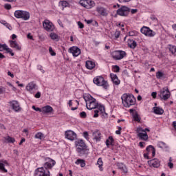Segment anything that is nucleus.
I'll use <instances>...</instances> for the list:
<instances>
[{
	"label": "nucleus",
	"instance_id": "f257e3e1",
	"mask_svg": "<svg viewBox=\"0 0 176 176\" xmlns=\"http://www.w3.org/2000/svg\"><path fill=\"white\" fill-rule=\"evenodd\" d=\"M83 98L86 102L87 109H95L94 118H98V115H102V116H104V114L107 115L105 113V107L101 104H98L97 100L93 98V96L87 95Z\"/></svg>",
	"mask_w": 176,
	"mask_h": 176
},
{
	"label": "nucleus",
	"instance_id": "f03ea898",
	"mask_svg": "<svg viewBox=\"0 0 176 176\" xmlns=\"http://www.w3.org/2000/svg\"><path fill=\"white\" fill-rule=\"evenodd\" d=\"M45 161L47 162L44 164L43 167L38 168L35 170L34 176H50L49 170H52L56 165V161L50 157H46Z\"/></svg>",
	"mask_w": 176,
	"mask_h": 176
},
{
	"label": "nucleus",
	"instance_id": "7ed1b4c3",
	"mask_svg": "<svg viewBox=\"0 0 176 176\" xmlns=\"http://www.w3.org/2000/svg\"><path fill=\"white\" fill-rule=\"evenodd\" d=\"M75 145L78 156H85V157H87V155H89V149L87 148L86 143H85L82 140H78L76 141Z\"/></svg>",
	"mask_w": 176,
	"mask_h": 176
},
{
	"label": "nucleus",
	"instance_id": "20e7f679",
	"mask_svg": "<svg viewBox=\"0 0 176 176\" xmlns=\"http://www.w3.org/2000/svg\"><path fill=\"white\" fill-rule=\"evenodd\" d=\"M122 102L125 108H130L131 105H135V98L129 94H124L121 97Z\"/></svg>",
	"mask_w": 176,
	"mask_h": 176
},
{
	"label": "nucleus",
	"instance_id": "39448f33",
	"mask_svg": "<svg viewBox=\"0 0 176 176\" xmlns=\"http://www.w3.org/2000/svg\"><path fill=\"white\" fill-rule=\"evenodd\" d=\"M93 82L96 86H102L104 89H108V82L105 81L102 76L95 77Z\"/></svg>",
	"mask_w": 176,
	"mask_h": 176
},
{
	"label": "nucleus",
	"instance_id": "423d86ee",
	"mask_svg": "<svg viewBox=\"0 0 176 176\" xmlns=\"http://www.w3.org/2000/svg\"><path fill=\"white\" fill-rule=\"evenodd\" d=\"M170 96L171 94L170 93V90H168V87H167L161 89L159 94V97H160L162 101H167Z\"/></svg>",
	"mask_w": 176,
	"mask_h": 176
},
{
	"label": "nucleus",
	"instance_id": "0eeeda50",
	"mask_svg": "<svg viewBox=\"0 0 176 176\" xmlns=\"http://www.w3.org/2000/svg\"><path fill=\"white\" fill-rule=\"evenodd\" d=\"M129 13L130 8L126 6H122L118 10H117V14L123 17H127Z\"/></svg>",
	"mask_w": 176,
	"mask_h": 176
},
{
	"label": "nucleus",
	"instance_id": "6e6552de",
	"mask_svg": "<svg viewBox=\"0 0 176 176\" xmlns=\"http://www.w3.org/2000/svg\"><path fill=\"white\" fill-rule=\"evenodd\" d=\"M140 32L146 36H149L150 38H152L156 35V32H155L153 30H151V28L146 26H143L141 28Z\"/></svg>",
	"mask_w": 176,
	"mask_h": 176
},
{
	"label": "nucleus",
	"instance_id": "1a4fd4ad",
	"mask_svg": "<svg viewBox=\"0 0 176 176\" xmlns=\"http://www.w3.org/2000/svg\"><path fill=\"white\" fill-rule=\"evenodd\" d=\"M111 54L114 60H122L126 57V52L124 51H114Z\"/></svg>",
	"mask_w": 176,
	"mask_h": 176
},
{
	"label": "nucleus",
	"instance_id": "9d476101",
	"mask_svg": "<svg viewBox=\"0 0 176 176\" xmlns=\"http://www.w3.org/2000/svg\"><path fill=\"white\" fill-rule=\"evenodd\" d=\"M43 28L48 32H52L54 31V25H53V23L50 22V21L47 19H45L43 22Z\"/></svg>",
	"mask_w": 176,
	"mask_h": 176
},
{
	"label": "nucleus",
	"instance_id": "9b49d317",
	"mask_svg": "<svg viewBox=\"0 0 176 176\" xmlns=\"http://www.w3.org/2000/svg\"><path fill=\"white\" fill-rule=\"evenodd\" d=\"M80 3L86 9H91V8L96 6V3L91 0H81Z\"/></svg>",
	"mask_w": 176,
	"mask_h": 176
},
{
	"label": "nucleus",
	"instance_id": "f8f14e48",
	"mask_svg": "<svg viewBox=\"0 0 176 176\" xmlns=\"http://www.w3.org/2000/svg\"><path fill=\"white\" fill-rule=\"evenodd\" d=\"M8 104H10V107L15 112H20L21 111V107H20V104L17 100L10 101Z\"/></svg>",
	"mask_w": 176,
	"mask_h": 176
},
{
	"label": "nucleus",
	"instance_id": "ddd939ff",
	"mask_svg": "<svg viewBox=\"0 0 176 176\" xmlns=\"http://www.w3.org/2000/svg\"><path fill=\"white\" fill-rule=\"evenodd\" d=\"M137 133V136L140 140H142V141H148L149 137L148 136V133L146 132H142V131H138V128L136 129L135 130Z\"/></svg>",
	"mask_w": 176,
	"mask_h": 176
},
{
	"label": "nucleus",
	"instance_id": "4468645a",
	"mask_svg": "<svg viewBox=\"0 0 176 176\" xmlns=\"http://www.w3.org/2000/svg\"><path fill=\"white\" fill-rule=\"evenodd\" d=\"M148 164L151 167H154V168H159V167H160V161L158 159L155 158L148 161Z\"/></svg>",
	"mask_w": 176,
	"mask_h": 176
},
{
	"label": "nucleus",
	"instance_id": "2eb2a0df",
	"mask_svg": "<svg viewBox=\"0 0 176 176\" xmlns=\"http://www.w3.org/2000/svg\"><path fill=\"white\" fill-rule=\"evenodd\" d=\"M65 137L66 138H67V140H69L70 141H74L76 140V133L69 130L65 132Z\"/></svg>",
	"mask_w": 176,
	"mask_h": 176
},
{
	"label": "nucleus",
	"instance_id": "dca6fc26",
	"mask_svg": "<svg viewBox=\"0 0 176 176\" xmlns=\"http://www.w3.org/2000/svg\"><path fill=\"white\" fill-rule=\"evenodd\" d=\"M69 52L70 53H72L73 54V56L74 57H78V56H79V54H80L81 52H80V49H79V47H72L69 48Z\"/></svg>",
	"mask_w": 176,
	"mask_h": 176
},
{
	"label": "nucleus",
	"instance_id": "f3484780",
	"mask_svg": "<svg viewBox=\"0 0 176 176\" xmlns=\"http://www.w3.org/2000/svg\"><path fill=\"white\" fill-rule=\"evenodd\" d=\"M3 50H6L7 53H9L12 56H14L13 50H12L10 48H8L6 44L0 43V52H3Z\"/></svg>",
	"mask_w": 176,
	"mask_h": 176
},
{
	"label": "nucleus",
	"instance_id": "a211bd4d",
	"mask_svg": "<svg viewBox=\"0 0 176 176\" xmlns=\"http://www.w3.org/2000/svg\"><path fill=\"white\" fill-rule=\"evenodd\" d=\"M6 166H9V163L6 160H0V171L2 173H8V170L5 168Z\"/></svg>",
	"mask_w": 176,
	"mask_h": 176
},
{
	"label": "nucleus",
	"instance_id": "6ab92c4d",
	"mask_svg": "<svg viewBox=\"0 0 176 176\" xmlns=\"http://www.w3.org/2000/svg\"><path fill=\"white\" fill-rule=\"evenodd\" d=\"M93 140H94L96 142L98 141H101V133L100 131H95L92 133Z\"/></svg>",
	"mask_w": 176,
	"mask_h": 176
},
{
	"label": "nucleus",
	"instance_id": "aec40b11",
	"mask_svg": "<svg viewBox=\"0 0 176 176\" xmlns=\"http://www.w3.org/2000/svg\"><path fill=\"white\" fill-rule=\"evenodd\" d=\"M110 77L111 79L113 82V83H114V85H116V86H118L119 85H120V80H119V78H118V76L115 74H110Z\"/></svg>",
	"mask_w": 176,
	"mask_h": 176
},
{
	"label": "nucleus",
	"instance_id": "412c9836",
	"mask_svg": "<svg viewBox=\"0 0 176 176\" xmlns=\"http://www.w3.org/2000/svg\"><path fill=\"white\" fill-rule=\"evenodd\" d=\"M10 45L11 47H12L13 49H15L16 50H21V46H19V44L17 43V41H16L10 40Z\"/></svg>",
	"mask_w": 176,
	"mask_h": 176
},
{
	"label": "nucleus",
	"instance_id": "4be33fe9",
	"mask_svg": "<svg viewBox=\"0 0 176 176\" xmlns=\"http://www.w3.org/2000/svg\"><path fill=\"white\" fill-rule=\"evenodd\" d=\"M96 11L99 13V14H101V16H108V12H107V10L104 8V7H98L96 8Z\"/></svg>",
	"mask_w": 176,
	"mask_h": 176
},
{
	"label": "nucleus",
	"instance_id": "5701e85b",
	"mask_svg": "<svg viewBox=\"0 0 176 176\" xmlns=\"http://www.w3.org/2000/svg\"><path fill=\"white\" fill-rule=\"evenodd\" d=\"M41 112L43 113H50L53 112V107L50 105H47L41 109Z\"/></svg>",
	"mask_w": 176,
	"mask_h": 176
},
{
	"label": "nucleus",
	"instance_id": "b1692460",
	"mask_svg": "<svg viewBox=\"0 0 176 176\" xmlns=\"http://www.w3.org/2000/svg\"><path fill=\"white\" fill-rule=\"evenodd\" d=\"M36 89V84H35L34 82H31L26 86V90L28 91H32V90H35Z\"/></svg>",
	"mask_w": 176,
	"mask_h": 176
},
{
	"label": "nucleus",
	"instance_id": "393cba45",
	"mask_svg": "<svg viewBox=\"0 0 176 176\" xmlns=\"http://www.w3.org/2000/svg\"><path fill=\"white\" fill-rule=\"evenodd\" d=\"M85 67L87 69H93L96 67V63L91 60H87L85 63Z\"/></svg>",
	"mask_w": 176,
	"mask_h": 176
},
{
	"label": "nucleus",
	"instance_id": "a878e982",
	"mask_svg": "<svg viewBox=\"0 0 176 176\" xmlns=\"http://www.w3.org/2000/svg\"><path fill=\"white\" fill-rule=\"evenodd\" d=\"M153 111L155 115H163L164 113V110L160 107H153Z\"/></svg>",
	"mask_w": 176,
	"mask_h": 176
},
{
	"label": "nucleus",
	"instance_id": "bb28decb",
	"mask_svg": "<svg viewBox=\"0 0 176 176\" xmlns=\"http://www.w3.org/2000/svg\"><path fill=\"white\" fill-rule=\"evenodd\" d=\"M114 142H115V140H113V138L112 136H109L108 139L106 140V145L108 147H109V145H111V146H113V145H115Z\"/></svg>",
	"mask_w": 176,
	"mask_h": 176
},
{
	"label": "nucleus",
	"instance_id": "cd10ccee",
	"mask_svg": "<svg viewBox=\"0 0 176 176\" xmlns=\"http://www.w3.org/2000/svg\"><path fill=\"white\" fill-rule=\"evenodd\" d=\"M117 166L119 170H121L123 173H127V168L126 167V165L123 164V163H117Z\"/></svg>",
	"mask_w": 176,
	"mask_h": 176
},
{
	"label": "nucleus",
	"instance_id": "c85d7f7f",
	"mask_svg": "<svg viewBox=\"0 0 176 176\" xmlns=\"http://www.w3.org/2000/svg\"><path fill=\"white\" fill-rule=\"evenodd\" d=\"M128 46H129L131 49H135V47H137V42H135V41L129 39Z\"/></svg>",
	"mask_w": 176,
	"mask_h": 176
},
{
	"label": "nucleus",
	"instance_id": "c756f323",
	"mask_svg": "<svg viewBox=\"0 0 176 176\" xmlns=\"http://www.w3.org/2000/svg\"><path fill=\"white\" fill-rule=\"evenodd\" d=\"M22 12L23 14L21 19H23V20H30V12L24 10H23Z\"/></svg>",
	"mask_w": 176,
	"mask_h": 176
},
{
	"label": "nucleus",
	"instance_id": "7c9ffc66",
	"mask_svg": "<svg viewBox=\"0 0 176 176\" xmlns=\"http://www.w3.org/2000/svg\"><path fill=\"white\" fill-rule=\"evenodd\" d=\"M157 79H166V74L161 71H158L155 75Z\"/></svg>",
	"mask_w": 176,
	"mask_h": 176
},
{
	"label": "nucleus",
	"instance_id": "2f4dec72",
	"mask_svg": "<svg viewBox=\"0 0 176 176\" xmlns=\"http://www.w3.org/2000/svg\"><path fill=\"white\" fill-rule=\"evenodd\" d=\"M76 164H80V167H85L86 166V162L84 160L78 159L75 162Z\"/></svg>",
	"mask_w": 176,
	"mask_h": 176
},
{
	"label": "nucleus",
	"instance_id": "473e14b6",
	"mask_svg": "<svg viewBox=\"0 0 176 176\" xmlns=\"http://www.w3.org/2000/svg\"><path fill=\"white\" fill-rule=\"evenodd\" d=\"M4 139L6 140V141H7V142H8L9 144H13L14 142H15L16 140H14V138H12L10 136H7L5 137Z\"/></svg>",
	"mask_w": 176,
	"mask_h": 176
},
{
	"label": "nucleus",
	"instance_id": "72a5a7b5",
	"mask_svg": "<svg viewBox=\"0 0 176 176\" xmlns=\"http://www.w3.org/2000/svg\"><path fill=\"white\" fill-rule=\"evenodd\" d=\"M23 14V10H16L14 12V16L16 19H21V15Z\"/></svg>",
	"mask_w": 176,
	"mask_h": 176
},
{
	"label": "nucleus",
	"instance_id": "f704fd0d",
	"mask_svg": "<svg viewBox=\"0 0 176 176\" xmlns=\"http://www.w3.org/2000/svg\"><path fill=\"white\" fill-rule=\"evenodd\" d=\"M34 138H37L38 140H42L45 138V136L43 133H42L41 132H38L35 135Z\"/></svg>",
	"mask_w": 176,
	"mask_h": 176
},
{
	"label": "nucleus",
	"instance_id": "c9c22d12",
	"mask_svg": "<svg viewBox=\"0 0 176 176\" xmlns=\"http://www.w3.org/2000/svg\"><path fill=\"white\" fill-rule=\"evenodd\" d=\"M97 164L99 165V168L100 171H102V165L104 164V162H102V159L99 158L98 160Z\"/></svg>",
	"mask_w": 176,
	"mask_h": 176
},
{
	"label": "nucleus",
	"instance_id": "e433bc0d",
	"mask_svg": "<svg viewBox=\"0 0 176 176\" xmlns=\"http://www.w3.org/2000/svg\"><path fill=\"white\" fill-rule=\"evenodd\" d=\"M169 51L172 54H176V47L174 45H169Z\"/></svg>",
	"mask_w": 176,
	"mask_h": 176
},
{
	"label": "nucleus",
	"instance_id": "4c0bfd02",
	"mask_svg": "<svg viewBox=\"0 0 176 176\" xmlns=\"http://www.w3.org/2000/svg\"><path fill=\"white\" fill-rule=\"evenodd\" d=\"M0 23L1 24H3V25H5L7 28H8V30H12V25H10V24L6 23V21H0Z\"/></svg>",
	"mask_w": 176,
	"mask_h": 176
},
{
	"label": "nucleus",
	"instance_id": "58836bf2",
	"mask_svg": "<svg viewBox=\"0 0 176 176\" xmlns=\"http://www.w3.org/2000/svg\"><path fill=\"white\" fill-rule=\"evenodd\" d=\"M59 3H60L62 5L63 9H64V8H67V6H69V3L66 1H60Z\"/></svg>",
	"mask_w": 176,
	"mask_h": 176
},
{
	"label": "nucleus",
	"instance_id": "ea45409f",
	"mask_svg": "<svg viewBox=\"0 0 176 176\" xmlns=\"http://www.w3.org/2000/svg\"><path fill=\"white\" fill-rule=\"evenodd\" d=\"M138 131H142L143 133H146V131L149 132L151 131V130H149V129L148 128H145L144 129H143L142 127L139 126L138 127Z\"/></svg>",
	"mask_w": 176,
	"mask_h": 176
},
{
	"label": "nucleus",
	"instance_id": "a19ab883",
	"mask_svg": "<svg viewBox=\"0 0 176 176\" xmlns=\"http://www.w3.org/2000/svg\"><path fill=\"white\" fill-rule=\"evenodd\" d=\"M133 119L135 122H141V118H140V116L138 115V113H135L133 116Z\"/></svg>",
	"mask_w": 176,
	"mask_h": 176
},
{
	"label": "nucleus",
	"instance_id": "79ce46f5",
	"mask_svg": "<svg viewBox=\"0 0 176 176\" xmlns=\"http://www.w3.org/2000/svg\"><path fill=\"white\" fill-rule=\"evenodd\" d=\"M50 36L51 39H53L54 41L56 39H58V36L56 33H51L50 34Z\"/></svg>",
	"mask_w": 176,
	"mask_h": 176
},
{
	"label": "nucleus",
	"instance_id": "37998d69",
	"mask_svg": "<svg viewBox=\"0 0 176 176\" xmlns=\"http://www.w3.org/2000/svg\"><path fill=\"white\" fill-rule=\"evenodd\" d=\"M129 36H137L138 35V32L133 30L129 32Z\"/></svg>",
	"mask_w": 176,
	"mask_h": 176
},
{
	"label": "nucleus",
	"instance_id": "c03bdc74",
	"mask_svg": "<svg viewBox=\"0 0 176 176\" xmlns=\"http://www.w3.org/2000/svg\"><path fill=\"white\" fill-rule=\"evenodd\" d=\"M113 72H120V67L118 65H114L113 66Z\"/></svg>",
	"mask_w": 176,
	"mask_h": 176
},
{
	"label": "nucleus",
	"instance_id": "a18cd8bd",
	"mask_svg": "<svg viewBox=\"0 0 176 176\" xmlns=\"http://www.w3.org/2000/svg\"><path fill=\"white\" fill-rule=\"evenodd\" d=\"M114 36L116 39H118L120 36V31H116L114 33Z\"/></svg>",
	"mask_w": 176,
	"mask_h": 176
},
{
	"label": "nucleus",
	"instance_id": "49530a36",
	"mask_svg": "<svg viewBox=\"0 0 176 176\" xmlns=\"http://www.w3.org/2000/svg\"><path fill=\"white\" fill-rule=\"evenodd\" d=\"M153 149H155V147H153V146L152 145H150L148 147H146L147 152H152Z\"/></svg>",
	"mask_w": 176,
	"mask_h": 176
},
{
	"label": "nucleus",
	"instance_id": "de8ad7c7",
	"mask_svg": "<svg viewBox=\"0 0 176 176\" xmlns=\"http://www.w3.org/2000/svg\"><path fill=\"white\" fill-rule=\"evenodd\" d=\"M80 116L82 119H85V118H86L87 117V115L86 114V112L82 111L81 113H80Z\"/></svg>",
	"mask_w": 176,
	"mask_h": 176
},
{
	"label": "nucleus",
	"instance_id": "09e8293b",
	"mask_svg": "<svg viewBox=\"0 0 176 176\" xmlns=\"http://www.w3.org/2000/svg\"><path fill=\"white\" fill-rule=\"evenodd\" d=\"M49 52L51 54V56H56V52L53 51V48H52V47H49Z\"/></svg>",
	"mask_w": 176,
	"mask_h": 176
},
{
	"label": "nucleus",
	"instance_id": "8fccbe9b",
	"mask_svg": "<svg viewBox=\"0 0 176 176\" xmlns=\"http://www.w3.org/2000/svg\"><path fill=\"white\" fill-rule=\"evenodd\" d=\"M5 9H7V10H10L12 9V6L10 4H5L4 6Z\"/></svg>",
	"mask_w": 176,
	"mask_h": 176
},
{
	"label": "nucleus",
	"instance_id": "3c124183",
	"mask_svg": "<svg viewBox=\"0 0 176 176\" xmlns=\"http://www.w3.org/2000/svg\"><path fill=\"white\" fill-rule=\"evenodd\" d=\"M83 137H85L86 140H89V133L87 131L83 132Z\"/></svg>",
	"mask_w": 176,
	"mask_h": 176
},
{
	"label": "nucleus",
	"instance_id": "603ef678",
	"mask_svg": "<svg viewBox=\"0 0 176 176\" xmlns=\"http://www.w3.org/2000/svg\"><path fill=\"white\" fill-rule=\"evenodd\" d=\"M33 109H34V111H39V112H42V109L39 108V107H35V106H32Z\"/></svg>",
	"mask_w": 176,
	"mask_h": 176
},
{
	"label": "nucleus",
	"instance_id": "864d4df0",
	"mask_svg": "<svg viewBox=\"0 0 176 176\" xmlns=\"http://www.w3.org/2000/svg\"><path fill=\"white\" fill-rule=\"evenodd\" d=\"M78 25L79 28H80V29L84 28V27H85L83 23H82V22H80V21L78 22Z\"/></svg>",
	"mask_w": 176,
	"mask_h": 176
},
{
	"label": "nucleus",
	"instance_id": "5fc2aeb1",
	"mask_svg": "<svg viewBox=\"0 0 176 176\" xmlns=\"http://www.w3.org/2000/svg\"><path fill=\"white\" fill-rule=\"evenodd\" d=\"M130 11L132 14H135V13H137V12H138V9H132V10H130Z\"/></svg>",
	"mask_w": 176,
	"mask_h": 176
},
{
	"label": "nucleus",
	"instance_id": "6e6d98bb",
	"mask_svg": "<svg viewBox=\"0 0 176 176\" xmlns=\"http://www.w3.org/2000/svg\"><path fill=\"white\" fill-rule=\"evenodd\" d=\"M164 145H166V143L163 142H160L158 144V146H160V148H162V146H164Z\"/></svg>",
	"mask_w": 176,
	"mask_h": 176
},
{
	"label": "nucleus",
	"instance_id": "4d7b16f0",
	"mask_svg": "<svg viewBox=\"0 0 176 176\" xmlns=\"http://www.w3.org/2000/svg\"><path fill=\"white\" fill-rule=\"evenodd\" d=\"M92 25H94L95 27H98V22L97 21L93 20Z\"/></svg>",
	"mask_w": 176,
	"mask_h": 176
},
{
	"label": "nucleus",
	"instance_id": "13d9d810",
	"mask_svg": "<svg viewBox=\"0 0 176 176\" xmlns=\"http://www.w3.org/2000/svg\"><path fill=\"white\" fill-rule=\"evenodd\" d=\"M85 21H86L87 24H92L93 19H90V20L85 19Z\"/></svg>",
	"mask_w": 176,
	"mask_h": 176
},
{
	"label": "nucleus",
	"instance_id": "bf43d9fd",
	"mask_svg": "<svg viewBox=\"0 0 176 176\" xmlns=\"http://www.w3.org/2000/svg\"><path fill=\"white\" fill-rule=\"evenodd\" d=\"M34 97H35L36 98H41V92H37V93L35 94Z\"/></svg>",
	"mask_w": 176,
	"mask_h": 176
},
{
	"label": "nucleus",
	"instance_id": "052dcab7",
	"mask_svg": "<svg viewBox=\"0 0 176 176\" xmlns=\"http://www.w3.org/2000/svg\"><path fill=\"white\" fill-rule=\"evenodd\" d=\"M4 91H5V88L0 87V94H3Z\"/></svg>",
	"mask_w": 176,
	"mask_h": 176
},
{
	"label": "nucleus",
	"instance_id": "680f3d73",
	"mask_svg": "<svg viewBox=\"0 0 176 176\" xmlns=\"http://www.w3.org/2000/svg\"><path fill=\"white\" fill-rule=\"evenodd\" d=\"M151 96H152L153 98H156V96H157V93L152 92Z\"/></svg>",
	"mask_w": 176,
	"mask_h": 176
},
{
	"label": "nucleus",
	"instance_id": "e2e57ef3",
	"mask_svg": "<svg viewBox=\"0 0 176 176\" xmlns=\"http://www.w3.org/2000/svg\"><path fill=\"white\" fill-rule=\"evenodd\" d=\"M168 166L170 168H173L174 167V164H173L172 162H169L168 163Z\"/></svg>",
	"mask_w": 176,
	"mask_h": 176
},
{
	"label": "nucleus",
	"instance_id": "0e129e2a",
	"mask_svg": "<svg viewBox=\"0 0 176 176\" xmlns=\"http://www.w3.org/2000/svg\"><path fill=\"white\" fill-rule=\"evenodd\" d=\"M8 76H10L11 78H14V75L12 74L10 72H8Z\"/></svg>",
	"mask_w": 176,
	"mask_h": 176
},
{
	"label": "nucleus",
	"instance_id": "69168bd1",
	"mask_svg": "<svg viewBox=\"0 0 176 176\" xmlns=\"http://www.w3.org/2000/svg\"><path fill=\"white\" fill-rule=\"evenodd\" d=\"M152 156L153 157H155V155H156V150L154 148L152 151Z\"/></svg>",
	"mask_w": 176,
	"mask_h": 176
},
{
	"label": "nucleus",
	"instance_id": "338daca9",
	"mask_svg": "<svg viewBox=\"0 0 176 176\" xmlns=\"http://www.w3.org/2000/svg\"><path fill=\"white\" fill-rule=\"evenodd\" d=\"M27 37L28 38V39H33L32 35H31V33H29L27 35Z\"/></svg>",
	"mask_w": 176,
	"mask_h": 176
},
{
	"label": "nucleus",
	"instance_id": "774afa93",
	"mask_svg": "<svg viewBox=\"0 0 176 176\" xmlns=\"http://www.w3.org/2000/svg\"><path fill=\"white\" fill-rule=\"evenodd\" d=\"M172 28L174 30V31H176V23L172 25Z\"/></svg>",
	"mask_w": 176,
	"mask_h": 176
}]
</instances>
